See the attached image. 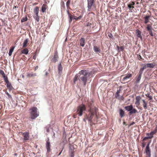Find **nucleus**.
<instances>
[{
    "label": "nucleus",
    "mask_w": 157,
    "mask_h": 157,
    "mask_svg": "<svg viewBox=\"0 0 157 157\" xmlns=\"http://www.w3.org/2000/svg\"><path fill=\"white\" fill-rule=\"evenodd\" d=\"M80 75L79 80L83 83L84 86H85L87 82V78L90 75V73H89L85 70H81L79 73Z\"/></svg>",
    "instance_id": "1"
},
{
    "label": "nucleus",
    "mask_w": 157,
    "mask_h": 157,
    "mask_svg": "<svg viewBox=\"0 0 157 157\" xmlns=\"http://www.w3.org/2000/svg\"><path fill=\"white\" fill-rule=\"evenodd\" d=\"M31 118L34 119L39 116L38 112H37V108L36 107H33L30 109Z\"/></svg>",
    "instance_id": "2"
},
{
    "label": "nucleus",
    "mask_w": 157,
    "mask_h": 157,
    "mask_svg": "<svg viewBox=\"0 0 157 157\" xmlns=\"http://www.w3.org/2000/svg\"><path fill=\"white\" fill-rule=\"evenodd\" d=\"M86 110V107L84 105L82 104L78 107L77 112L79 116H81Z\"/></svg>",
    "instance_id": "3"
},
{
    "label": "nucleus",
    "mask_w": 157,
    "mask_h": 157,
    "mask_svg": "<svg viewBox=\"0 0 157 157\" xmlns=\"http://www.w3.org/2000/svg\"><path fill=\"white\" fill-rule=\"evenodd\" d=\"M88 11H90L91 7L93 6L94 0H87Z\"/></svg>",
    "instance_id": "4"
},
{
    "label": "nucleus",
    "mask_w": 157,
    "mask_h": 157,
    "mask_svg": "<svg viewBox=\"0 0 157 157\" xmlns=\"http://www.w3.org/2000/svg\"><path fill=\"white\" fill-rule=\"evenodd\" d=\"M150 143H149L146 147L145 151L148 157H151V151L149 148Z\"/></svg>",
    "instance_id": "5"
},
{
    "label": "nucleus",
    "mask_w": 157,
    "mask_h": 157,
    "mask_svg": "<svg viewBox=\"0 0 157 157\" xmlns=\"http://www.w3.org/2000/svg\"><path fill=\"white\" fill-rule=\"evenodd\" d=\"M94 115L93 114V113H90L88 116H86V119L88 120L89 122L91 124L92 123V119L93 118Z\"/></svg>",
    "instance_id": "6"
},
{
    "label": "nucleus",
    "mask_w": 157,
    "mask_h": 157,
    "mask_svg": "<svg viewBox=\"0 0 157 157\" xmlns=\"http://www.w3.org/2000/svg\"><path fill=\"white\" fill-rule=\"evenodd\" d=\"M24 136V140H28L29 139V133L28 132H25L22 134Z\"/></svg>",
    "instance_id": "7"
},
{
    "label": "nucleus",
    "mask_w": 157,
    "mask_h": 157,
    "mask_svg": "<svg viewBox=\"0 0 157 157\" xmlns=\"http://www.w3.org/2000/svg\"><path fill=\"white\" fill-rule=\"evenodd\" d=\"M97 109L95 107L93 108H91L90 110V113H93V114L94 115L95 114L96 115V113L97 112Z\"/></svg>",
    "instance_id": "8"
},
{
    "label": "nucleus",
    "mask_w": 157,
    "mask_h": 157,
    "mask_svg": "<svg viewBox=\"0 0 157 157\" xmlns=\"http://www.w3.org/2000/svg\"><path fill=\"white\" fill-rule=\"evenodd\" d=\"M125 76L122 79V81H124L126 80L132 76V74H128L124 75Z\"/></svg>",
    "instance_id": "9"
},
{
    "label": "nucleus",
    "mask_w": 157,
    "mask_h": 157,
    "mask_svg": "<svg viewBox=\"0 0 157 157\" xmlns=\"http://www.w3.org/2000/svg\"><path fill=\"white\" fill-rule=\"evenodd\" d=\"M136 32L137 37H138L140 38V39L142 40V36L141 35V32L138 30H136Z\"/></svg>",
    "instance_id": "10"
},
{
    "label": "nucleus",
    "mask_w": 157,
    "mask_h": 157,
    "mask_svg": "<svg viewBox=\"0 0 157 157\" xmlns=\"http://www.w3.org/2000/svg\"><path fill=\"white\" fill-rule=\"evenodd\" d=\"M46 147L48 152H50V142L48 140L47 141L46 143Z\"/></svg>",
    "instance_id": "11"
},
{
    "label": "nucleus",
    "mask_w": 157,
    "mask_h": 157,
    "mask_svg": "<svg viewBox=\"0 0 157 157\" xmlns=\"http://www.w3.org/2000/svg\"><path fill=\"white\" fill-rule=\"evenodd\" d=\"M141 98L139 96H136V101L135 102V104L138 106L140 104V101Z\"/></svg>",
    "instance_id": "12"
},
{
    "label": "nucleus",
    "mask_w": 157,
    "mask_h": 157,
    "mask_svg": "<svg viewBox=\"0 0 157 157\" xmlns=\"http://www.w3.org/2000/svg\"><path fill=\"white\" fill-rule=\"evenodd\" d=\"M133 108V106L132 105H128L125 107V109L128 111H130L132 110Z\"/></svg>",
    "instance_id": "13"
},
{
    "label": "nucleus",
    "mask_w": 157,
    "mask_h": 157,
    "mask_svg": "<svg viewBox=\"0 0 157 157\" xmlns=\"http://www.w3.org/2000/svg\"><path fill=\"white\" fill-rule=\"evenodd\" d=\"M80 75H79L78 74H76L75 77H74V83H75L76 81L78 79L80 78Z\"/></svg>",
    "instance_id": "14"
},
{
    "label": "nucleus",
    "mask_w": 157,
    "mask_h": 157,
    "mask_svg": "<svg viewBox=\"0 0 157 157\" xmlns=\"http://www.w3.org/2000/svg\"><path fill=\"white\" fill-rule=\"evenodd\" d=\"M85 39L84 38H82L80 40V45L82 47L84 46Z\"/></svg>",
    "instance_id": "15"
},
{
    "label": "nucleus",
    "mask_w": 157,
    "mask_h": 157,
    "mask_svg": "<svg viewBox=\"0 0 157 157\" xmlns=\"http://www.w3.org/2000/svg\"><path fill=\"white\" fill-rule=\"evenodd\" d=\"M7 87L10 91H11L13 89L10 83L7 84Z\"/></svg>",
    "instance_id": "16"
},
{
    "label": "nucleus",
    "mask_w": 157,
    "mask_h": 157,
    "mask_svg": "<svg viewBox=\"0 0 157 157\" xmlns=\"http://www.w3.org/2000/svg\"><path fill=\"white\" fill-rule=\"evenodd\" d=\"M47 6L46 5L44 4L41 8V11L42 12L44 13L45 12V11L47 9Z\"/></svg>",
    "instance_id": "17"
},
{
    "label": "nucleus",
    "mask_w": 157,
    "mask_h": 157,
    "mask_svg": "<svg viewBox=\"0 0 157 157\" xmlns=\"http://www.w3.org/2000/svg\"><path fill=\"white\" fill-rule=\"evenodd\" d=\"M94 49L95 52L96 53H100L101 52V50L100 49L96 46H94Z\"/></svg>",
    "instance_id": "18"
},
{
    "label": "nucleus",
    "mask_w": 157,
    "mask_h": 157,
    "mask_svg": "<svg viewBox=\"0 0 157 157\" xmlns=\"http://www.w3.org/2000/svg\"><path fill=\"white\" fill-rule=\"evenodd\" d=\"M156 132L154 130L150 132V133H147V136H149L150 137H151V138L153 137V135H154Z\"/></svg>",
    "instance_id": "19"
},
{
    "label": "nucleus",
    "mask_w": 157,
    "mask_h": 157,
    "mask_svg": "<svg viewBox=\"0 0 157 157\" xmlns=\"http://www.w3.org/2000/svg\"><path fill=\"white\" fill-rule=\"evenodd\" d=\"M29 41V39H26L24 41V42L23 43V47L25 48L27 46V44Z\"/></svg>",
    "instance_id": "20"
},
{
    "label": "nucleus",
    "mask_w": 157,
    "mask_h": 157,
    "mask_svg": "<svg viewBox=\"0 0 157 157\" xmlns=\"http://www.w3.org/2000/svg\"><path fill=\"white\" fill-rule=\"evenodd\" d=\"M34 15H38L39 9L38 7H36L34 10Z\"/></svg>",
    "instance_id": "21"
},
{
    "label": "nucleus",
    "mask_w": 157,
    "mask_h": 157,
    "mask_svg": "<svg viewBox=\"0 0 157 157\" xmlns=\"http://www.w3.org/2000/svg\"><path fill=\"white\" fill-rule=\"evenodd\" d=\"M148 68H153L155 66V64L154 63H149L147 64Z\"/></svg>",
    "instance_id": "22"
},
{
    "label": "nucleus",
    "mask_w": 157,
    "mask_h": 157,
    "mask_svg": "<svg viewBox=\"0 0 157 157\" xmlns=\"http://www.w3.org/2000/svg\"><path fill=\"white\" fill-rule=\"evenodd\" d=\"M62 67L61 63H60L58 66V71H59V74H60L62 72Z\"/></svg>",
    "instance_id": "23"
},
{
    "label": "nucleus",
    "mask_w": 157,
    "mask_h": 157,
    "mask_svg": "<svg viewBox=\"0 0 157 157\" xmlns=\"http://www.w3.org/2000/svg\"><path fill=\"white\" fill-rule=\"evenodd\" d=\"M150 16H146L144 17V23H147L149 22V19L150 18Z\"/></svg>",
    "instance_id": "24"
},
{
    "label": "nucleus",
    "mask_w": 157,
    "mask_h": 157,
    "mask_svg": "<svg viewBox=\"0 0 157 157\" xmlns=\"http://www.w3.org/2000/svg\"><path fill=\"white\" fill-rule=\"evenodd\" d=\"M58 58V55L57 53H55L54 56V59H53V61L54 62H56L57 60V59Z\"/></svg>",
    "instance_id": "25"
},
{
    "label": "nucleus",
    "mask_w": 157,
    "mask_h": 157,
    "mask_svg": "<svg viewBox=\"0 0 157 157\" xmlns=\"http://www.w3.org/2000/svg\"><path fill=\"white\" fill-rule=\"evenodd\" d=\"M29 52V50L27 48H25L24 49V50H22L21 53L22 54H25L27 55L28 54Z\"/></svg>",
    "instance_id": "26"
},
{
    "label": "nucleus",
    "mask_w": 157,
    "mask_h": 157,
    "mask_svg": "<svg viewBox=\"0 0 157 157\" xmlns=\"http://www.w3.org/2000/svg\"><path fill=\"white\" fill-rule=\"evenodd\" d=\"M119 114L121 117H123L124 115V111L122 109H121L120 110Z\"/></svg>",
    "instance_id": "27"
},
{
    "label": "nucleus",
    "mask_w": 157,
    "mask_h": 157,
    "mask_svg": "<svg viewBox=\"0 0 157 157\" xmlns=\"http://www.w3.org/2000/svg\"><path fill=\"white\" fill-rule=\"evenodd\" d=\"M137 112V110L135 109H133L132 108V110H131L130 112L129 113L130 114L135 113Z\"/></svg>",
    "instance_id": "28"
},
{
    "label": "nucleus",
    "mask_w": 157,
    "mask_h": 157,
    "mask_svg": "<svg viewBox=\"0 0 157 157\" xmlns=\"http://www.w3.org/2000/svg\"><path fill=\"white\" fill-rule=\"evenodd\" d=\"M146 28L147 30L148 31L152 30V27L151 25H150L149 24L147 25Z\"/></svg>",
    "instance_id": "29"
},
{
    "label": "nucleus",
    "mask_w": 157,
    "mask_h": 157,
    "mask_svg": "<svg viewBox=\"0 0 157 157\" xmlns=\"http://www.w3.org/2000/svg\"><path fill=\"white\" fill-rule=\"evenodd\" d=\"M143 104V107L145 109H146L147 108V103L144 100H142Z\"/></svg>",
    "instance_id": "30"
},
{
    "label": "nucleus",
    "mask_w": 157,
    "mask_h": 157,
    "mask_svg": "<svg viewBox=\"0 0 157 157\" xmlns=\"http://www.w3.org/2000/svg\"><path fill=\"white\" fill-rule=\"evenodd\" d=\"M117 48L118 51V52H119L120 51H122L124 49V47L122 46H121L120 48L119 46H117Z\"/></svg>",
    "instance_id": "31"
},
{
    "label": "nucleus",
    "mask_w": 157,
    "mask_h": 157,
    "mask_svg": "<svg viewBox=\"0 0 157 157\" xmlns=\"http://www.w3.org/2000/svg\"><path fill=\"white\" fill-rule=\"evenodd\" d=\"M35 19L38 22L39 21V17L38 16V15H34L33 16Z\"/></svg>",
    "instance_id": "32"
},
{
    "label": "nucleus",
    "mask_w": 157,
    "mask_h": 157,
    "mask_svg": "<svg viewBox=\"0 0 157 157\" xmlns=\"http://www.w3.org/2000/svg\"><path fill=\"white\" fill-rule=\"evenodd\" d=\"M14 48V47H13V48H11L10 50L9 53V56H11L12 53L13 51Z\"/></svg>",
    "instance_id": "33"
},
{
    "label": "nucleus",
    "mask_w": 157,
    "mask_h": 157,
    "mask_svg": "<svg viewBox=\"0 0 157 157\" xmlns=\"http://www.w3.org/2000/svg\"><path fill=\"white\" fill-rule=\"evenodd\" d=\"M28 20V18L27 17H23L21 19V22H24L26 21H27Z\"/></svg>",
    "instance_id": "34"
},
{
    "label": "nucleus",
    "mask_w": 157,
    "mask_h": 157,
    "mask_svg": "<svg viewBox=\"0 0 157 157\" xmlns=\"http://www.w3.org/2000/svg\"><path fill=\"white\" fill-rule=\"evenodd\" d=\"M5 93L8 96V98L9 99H11L12 98L11 95H10V94L7 92L6 91Z\"/></svg>",
    "instance_id": "35"
},
{
    "label": "nucleus",
    "mask_w": 157,
    "mask_h": 157,
    "mask_svg": "<svg viewBox=\"0 0 157 157\" xmlns=\"http://www.w3.org/2000/svg\"><path fill=\"white\" fill-rule=\"evenodd\" d=\"M67 13H68V14L69 16V18H70L69 21V22H71V21H72L73 18L71 17V16L69 14V13L68 11H67Z\"/></svg>",
    "instance_id": "36"
},
{
    "label": "nucleus",
    "mask_w": 157,
    "mask_h": 157,
    "mask_svg": "<svg viewBox=\"0 0 157 157\" xmlns=\"http://www.w3.org/2000/svg\"><path fill=\"white\" fill-rule=\"evenodd\" d=\"M71 1L70 0H68L66 2V6L67 7H68Z\"/></svg>",
    "instance_id": "37"
},
{
    "label": "nucleus",
    "mask_w": 157,
    "mask_h": 157,
    "mask_svg": "<svg viewBox=\"0 0 157 157\" xmlns=\"http://www.w3.org/2000/svg\"><path fill=\"white\" fill-rule=\"evenodd\" d=\"M148 136L145 137H144L143 139V140H145L147 139H151V137H150L149 136Z\"/></svg>",
    "instance_id": "38"
},
{
    "label": "nucleus",
    "mask_w": 157,
    "mask_h": 157,
    "mask_svg": "<svg viewBox=\"0 0 157 157\" xmlns=\"http://www.w3.org/2000/svg\"><path fill=\"white\" fill-rule=\"evenodd\" d=\"M141 79V78H140L138 77L136 81V83H139L140 82V81Z\"/></svg>",
    "instance_id": "39"
},
{
    "label": "nucleus",
    "mask_w": 157,
    "mask_h": 157,
    "mask_svg": "<svg viewBox=\"0 0 157 157\" xmlns=\"http://www.w3.org/2000/svg\"><path fill=\"white\" fill-rule=\"evenodd\" d=\"M144 71V70L141 68L139 72V74L142 75Z\"/></svg>",
    "instance_id": "40"
},
{
    "label": "nucleus",
    "mask_w": 157,
    "mask_h": 157,
    "mask_svg": "<svg viewBox=\"0 0 157 157\" xmlns=\"http://www.w3.org/2000/svg\"><path fill=\"white\" fill-rule=\"evenodd\" d=\"M147 64H144L143 67L141 68L143 70H144L145 69H146L147 68H148L147 67Z\"/></svg>",
    "instance_id": "41"
},
{
    "label": "nucleus",
    "mask_w": 157,
    "mask_h": 157,
    "mask_svg": "<svg viewBox=\"0 0 157 157\" xmlns=\"http://www.w3.org/2000/svg\"><path fill=\"white\" fill-rule=\"evenodd\" d=\"M4 80L5 82L6 83V84H7L8 83H10L7 77Z\"/></svg>",
    "instance_id": "42"
},
{
    "label": "nucleus",
    "mask_w": 157,
    "mask_h": 157,
    "mask_svg": "<svg viewBox=\"0 0 157 157\" xmlns=\"http://www.w3.org/2000/svg\"><path fill=\"white\" fill-rule=\"evenodd\" d=\"M108 36H109V37L110 38H111L112 39H113V35L111 33H109L108 34Z\"/></svg>",
    "instance_id": "43"
},
{
    "label": "nucleus",
    "mask_w": 157,
    "mask_h": 157,
    "mask_svg": "<svg viewBox=\"0 0 157 157\" xmlns=\"http://www.w3.org/2000/svg\"><path fill=\"white\" fill-rule=\"evenodd\" d=\"M148 32H149V34H150L151 36H153V33L152 32V30L149 31Z\"/></svg>",
    "instance_id": "44"
},
{
    "label": "nucleus",
    "mask_w": 157,
    "mask_h": 157,
    "mask_svg": "<svg viewBox=\"0 0 157 157\" xmlns=\"http://www.w3.org/2000/svg\"><path fill=\"white\" fill-rule=\"evenodd\" d=\"M132 6L130 4H128V8L130 9L131 8H134V7L133 6Z\"/></svg>",
    "instance_id": "45"
},
{
    "label": "nucleus",
    "mask_w": 157,
    "mask_h": 157,
    "mask_svg": "<svg viewBox=\"0 0 157 157\" xmlns=\"http://www.w3.org/2000/svg\"><path fill=\"white\" fill-rule=\"evenodd\" d=\"M117 98L119 99H122L123 97L120 95V96H118Z\"/></svg>",
    "instance_id": "46"
},
{
    "label": "nucleus",
    "mask_w": 157,
    "mask_h": 157,
    "mask_svg": "<svg viewBox=\"0 0 157 157\" xmlns=\"http://www.w3.org/2000/svg\"><path fill=\"white\" fill-rule=\"evenodd\" d=\"M0 72L1 74L2 75H5L4 71H1Z\"/></svg>",
    "instance_id": "47"
},
{
    "label": "nucleus",
    "mask_w": 157,
    "mask_h": 157,
    "mask_svg": "<svg viewBox=\"0 0 157 157\" xmlns=\"http://www.w3.org/2000/svg\"><path fill=\"white\" fill-rule=\"evenodd\" d=\"M74 153L73 152H72L71 153V157H74Z\"/></svg>",
    "instance_id": "48"
},
{
    "label": "nucleus",
    "mask_w": 157,
    "mask_h": 157,
    "mask_svg": "<svg viewBox=\"0 0 157 157\" xmlns=\"http://www.w3.org/2000/svg\"><path fill=\"white\" fill-rule=\"evenodd\" d=\"M115 96V97L117 98L118 96H120L119 94H117V93H116Z\"/></svg>",
    "instance_id": "49"
},
{
    "label": "nucleus",
    "mask_w": 157,
    "mask_h": 157,
    "mask_svg": "<svg viewBox=\"0 0 157 157\" xmlns=\"http://www.w3.org/2000/svg\"><path fill=\"white\" fill-rule=\"evenodd\" d=\"M121 89H119L116 92V93H117L118 94H119L121 92Z\"/></svg>",
    "instance_id": "50"
},
{
    "label": "nucleus",
    "mask_w": 157,
    "mask_h": 157,
    "mask_svg": "<svg viewBox=\"0 0 157 157\" xmlns=\"http://www.w3.org/2000/svg\"><path fill=\"white\" fill-rule=\"evenodd\" d=\"M46 129V131L47 132H49V128H48L47 127L45 128Z\"/></svg>",
    "instance_id": "51"
},
{
    "label": "nucleus",
    "mask_w": 157,
    "mask_h": 157,
    "mask_svg": "<svg viewBox=\"0 0 157 157\" xmlns=\"http://www.w3.org/2000/svg\"><path fill=\"white\" fill-rule=\"evenodd\" d=\"M134 124H135V123L134 122H133L132 123H131L130 124V125H129V126H131L132 125H133Z\"/></svg>",
    "instance_id": "52"
},
{
    "label": "nucleus",
    "mask_w": 157,
    "mask_h": 157,
    "mask_svg": "<svg viewBox=\"0 0 157 157\" xmlns=\"http://www.w3.org/2000/svg\"><path fill=\"white\" fill-rule=\"evenodd\" d=\"M156 132H157V125H156L155 130H154Z\"/></svg>",
    "instance_id": "53"
},
{
    "label": "nucleus",
    "mask_w": 157,
    "mask_h": 157,
    "mask_svg": "<svg viewBox=\"0 0 157 157\" xmlns=\"http://www.w3.org/2000/svg\"><path fill=\"white\" fill-rule=\"evenodd\" d=\"M147 97H148L150 99H152V97L151 95H148Z\"/></svg>",
    "instance_id": "54"
},
{
    "label": "nucleus",
    "mask_w": 157,
    "mask_h": 157,
    "mask_svg": "<svg viewBox=\"0 0 157 157\" xmlns=\"http://www.w3.org/2000/svg\"><path fill=\"white\" fill-rule=\"evenodd\" d=\"M2 77L4 78V79L6 78H7V77L5 75H2Z\"/></svg>",
    "instance_id": "55"
},
{
    "label": "nucleus",
    "mask_w": 157,
    "mask_h": 157,
    "mask_svg": "<svg viewBox=\"0 0 157 157\" xmlns=\"http://www.w3.org/2000/svg\"><path fill=\"white\" fill-rule=\"evenodd\" d=\"M33 58L34 59H35L36 58V55H35L33 56Z\"/></svg>",
    "instance_id": "56"
},
{
    "label": "nucleus",
    "mask_w": 157,
    "mask_h": 157,
    "mask_svg": "<svg viewBox=\"0 0 157 157\" xmlns=\"http://www.w3.org/2000/svg\"><path fill=\"white\" fill-rule=\"evenodd\" d=\"M130 4L132 6L134 5H135V3L134 2H132Z\"/></svg>",
    "instance_id": "57"
},
{
    "label": "nucleus",
    "mask_w": 157,
    "mask_h": 157,
    "mask_svg": "<svg viewBox=\"0 0 157 157\" xmlns=\"http://www.w3.org/2000/svg\"><path fill=\"white\" fill-rule=\"evenodd\" d=\"M82 17V16L81 15H80L78 17V19H80Z\"/></svg>",
    "instance_id": "58"
},
{
    "label": "nucleus",
    "mask_w": 157,
    "mask_h": 157,
    "mask_svg": "<svg viewBox=\"0 0 157 157\" xmlns=\"http://www.w3.org/2000/svg\"><path fill=\"white\" fill-rule=\"evenodd\" d=\"M138 59H141L142 58V57L140 55H139V56H138Z\"/></svg>",
    "instance_id": "59"
},
{
    "label": "nucleus",
    "mask_w": 157,
    "mask_h": 157,
    "mask_svg": "<svg viewBox=\"0 0 157 157\" xmlns=\"http://www.w3.org/2000/svg\"><path fill=\"white\" fill-rule=\"evenodd\" d=\"M74 19H75V20H78V17H75L74 18Z\"/></svg>",
    "instance_id": "60"
},
{
    "label": "nucleus",
    "mask_w": 157,
    "mask_h": 157,
    "mask_svg": "<svg viewBox=\"0 0 157 157\" xmlns=\"http://www.w3.org/2000/svg\"><path fill=\"white\" fill-rule=\"evenodd\" d=\"M141 76L142 75L139 74V75L138 77L140 78H141Z\"/></svg>",
    "instance_id": "61"
},
{
    "label": "nucleus",
    "mask_w": 157,
    "mask_h": 157,
    "mask_svg": "<svg viewBox=\"0 0 157 157\" xmlns=\"http://www.w3.org/2000/svg\"><path fill=\"white\" fill-rule=\"evenodd\" d=\"M38 66H36L35 67V70H36L38 69Z\"/></svg>",
    "instance_id": "62"
},
{
    "label": "nucleus",
    "mask_w": 157,
    "mask_h": 157,
    "mask_svg": "<svg viewBox=\"0 0 157 157\" xmlns=\"http://www.w3.org/2000/svg\"><path fill=\"white\" fill-rule=\"evenodd\" d=\"M86 119H86V118H85L84 119H83V121H84L86 122Z\"/></svg>",
    "instance_id": "63"
},
{
    "label": "nucleus",
    "mask_w": 157,
    "mask_h": 157,
    "mask_svg": "<svg viewBox=\"0 0 157 157\" xmlns=\"http://www.w3.org/2000/svg\"><path fill=\"white\" fill-rule=\"evenodd\" d=\"M62 151H63V150H62V151L60 152V153H59V154L58 155H59L61 154V152H62Z\"/></svg>",
    "instance_id": "64"
}]
</instances>
